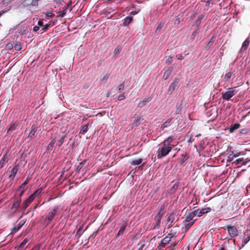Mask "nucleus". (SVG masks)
Wrapping results in <instances>:
<instances>
[{"label": "nucleus", "mask_w": 250, "mask_h": 250, "mask_svg": "<svg viewBox=\"0 0 250 250\" xmlns=\"http://www.w3.org/2000/svg\"><path fill=\"white\" fill-rule=\"evenodd\" d=\"M159 147L156 152V155L158 159H161L167 156L171 150V146H168L163 143L160 144Z\"/></svg>", "instance_id": "f257e3e1"}, {"label": "nucleus", "mask_w": 250, "mask_h": 250, "mask_svg": "<svg viewBox=\"0 0 250 250\" xmlns=\"http://www.w3.org/2000/svg\"><path fill=\"white\" fill-rule=\"evenodd\" d=\"M236 88L237 87L229 88L225 92L222 93V98L223 99L226 101L229 100L236 94Z\"/></svg>", "instance_id": "f03ea898"}, {"label": "nucleus", "mask_w": 250, "mask_h": 250, "mask_svg": "<svg viewBox=\"0 0 250 250\" xmlns=\"http://www.w3.org/2000/svg\"><path fill=\"white\" fill-rule=\"evenodd\" d=\"M58 208V207L55 206L53 209L49 212L47 217L45 219V221L46 222L47 225L49 224L54 219Z\"/></svg>", "instance_id": "7ed1b4c3"}, {"label": "nucleus", "mask_w": 250, "mask_h": 250, "mask_svg": "<svg viewBox=\"0 0 250 250\" xmlns=\"http://www.w3.org/2000/svg\"><path fill=\"white\" fill-rule=\"evenodd\" d=\"M39 0H24L22 4L23 6H28L30 8L38 5V2Z\"/></svg>", "instance_id": "20e7f679"}, {"label": "nucleus", "mask_w": 250, "mask_h": 250, "mask_svg": "<svg viewBox=\"0 0 250 250\" xmlns=\"http://www.w3.org/2000/svg\"><path fill=\"white\" fill-rule=\"evenodd\" d=\"M177 212L176 211H173L171 213L167 214V224L169 223L168 228H170L172 226V223L175 219L176 216H177L176 214Z\"/></svg>", "instance_id": "39448f33"}, {"label": "nucleus", "mask_w": 250, "mask_h": 250, "mask_svg": "<svg viewBox=\"0 0 250 250\" xmlns=\"http://www.w3.org/2000/svg\"><path fill=\"white\" fill-rule=\"evenodd\" d=\"M229 236L231 237H235L238 234V230L234 226H228L226 228Z\"/></svg>", "instance_id": "423d86ee"}, {"label": "nucleus", "mask_w": 250, "mask_h": 250, "mask_svg": "<svg viewBox=\"0 0 250 250\" xmlns=\"http://www.w3.org/2000/svg\"><path fill=\"white\" fill-rule=\"evenodd\" d=\"M42 191V188H40L38 190H37L35 192H34L33 194H32L30 196V197L26 200L27 202H29L30 204L35 199V198L39 196L41 194Z\"/></svg>", "instance_id": "0eeeda50"}, {"label": "nucleus", "mask_w": 250, "mask_h": 250, "mask_svg": "<svg viewBox=\"0 0 250 250\" xmlns=\"http://www.w3.org/2000/svg\"><path fill=\"white\" fill-rule=\"evenodd\" d=\"M211 210V208H202L201 210H196L194 211L196 216H198V217H201L204 214L207 213L209 212Z\"/></svg>", "instance_id": "6e6552de"}, {"label": "nucleus", "mask_w": 250, "mask_h": 250, "mask_svg": "<svg viewBox=\"0 0 250 250\" xmlns=\"http://www.w3.org/2000/svg\"><path fill=\"white\" fill-rule=\"evenodd\" d=\"M196 216L194 211L186 213L184 222H191L193 218Z\"/></svg>", "instance_id": "1a4fd4ad"}, {"label": "nucleus", "mask_w": 250, "mask_h": 250, "mask_svg": "<svg viewBox=\"0 0 250 250\" xmlns=\"http://www.w3.org/2000/svg\"><path fill=\"white\" fill-rule=\"evenodd\" d=\"M250 43V39L248 38L243 43L241 48L240 49L241 52H243L248 48Z\"/></svg>", "instance_id": "9d476101"}, {"label": "nucleus", "mask_w": 250, "mask_h": 250, "mask_svg": "<svg viewBox=\"0 0 250 250\" xmlns=\"http://www.w3.org/2000/svg\"><path fill=\"white\" fill-rule=\"evenodd\" d=\"M38 128V126L36 125H33L31 127V130L28 136V138H32L35 135Z\"/></svg>", "instance_id": "9b49d317"}, {"label": "nucleus", "mask_w": 250, "mask_h": 250, "mask_svg": "<svg viewBox=\"0 0 250 250\" xmlns=\"http://www.w3.org/2000/svg\"><path fill=\"white\" fill-rule=\"evenodd\" d=\"M151 100V98L150 97H148L143 100L140 102V103L138 104V107H142L144 105H145L147 103L149 102Z\"/></svg>", "instance_id": "f8f14e48"}, {"label": "nucleus", "mask_w": 250, "mask_h": 250, "mask_svg": "<svg viewBox=\"0 0 250 250\" xmlns=\"http://www.w3.org/2000/svg\"><path fill=\"white\" fill-rule=\"evenodd\" d=\"M195 222V220L192 221L191 222H188L186 223L183 222V225L184 226L183 229H184L185 231H187L189 229V228L194 224Z\"/></svg>", "instance_id": "ddd939ff"}, {"label": "nucleus", "mask_w": 250, "mask_h": 250, "mask_svg": "<svg viewBox=\"0 0 250 250\" xmlns=\"http://www.w3.org/2000/svg\"><path fill=\"white\" fill-rule=\"evenodd\" d=\"M127 226L126 222H123V224L121 225V228L117 235V237H119L120 235L123 234L125 231V228H126Z\"/></svg>", "instance_id": "4468645a"}, {"label": "nucleus", "mask_w": 250, "mask_h": 250, "mask_svg": "<svg viewBox=\"0 0 250 250\" xmlns=\"http://www.w3.org/2000/svg\"><path fill=\"white\" fill-rule=\"evenodd\" d=\"M170 241V240L168 237H165L164 239L162 240L160 246L161 247H164Z\"/></svg>", "instance_id": "2eb2a0df"}, {"label": "nucleus", "mask_w": 250, "mask_h": 250, "mask_svg": "<svg viewBox=\"0 0 250 250\" xmlns=\"http://www.w3.org/2000/svg\"><path fill=\"white\" fill-rule=\"evenodd\" d=\"M176 81H175L174 82L170 84L168 89V92L171 93L174 90L176 86Z\"/></svg>", "instance_id": "dca6fc26"}, {"label": "nucleus", "mask_w": 250, "mask_h": 250, "mask_svg": "<svg viewBox=\"0 0 250 250\" xmlns=\"http://www.w3.org/2000/svg\"><path fill=\"white\" fill-rule=\"evenodd\" d=\"M21 201V198H19L16 202L14 203L11 207V209H17L19 207V205Z\"/></svg>", "instance_id": "f3484780"}, {"label": "nucleus", "mask_w": 250, "mask_h": 250, "mask_svg": "<svg viewBox=\"0 0 250 250\" xmlns=\"http://www.w3.org/2000/svg\"><path fill=\"white\" fill-rule=\"evenodd\" d=\"M17 126V124H16L15 123H12L9 125V127L7 130V133H9L10 132H12L14 130H15V129L16 128Z\"/></svg>", "instance_id": "a211bd4d"}, {"label": "nucleus", "mask_w": 250, "mask_h": 250, "mask_svg": "<svg viewBox=\"0 0 250 250\" xmlns=\"http://www.w3.org/2000/svg\"><path fill=\"white\" fill-rule=\"evenodd\" d=\"M133 18L131 17H127L124 19V21L123 22V25L124 26L128 25L132 21Z\"/></svg>", "instance_id": "6ab92c4d"}, {"label": "nucleus", "mask_w": 250, "mask_h": 250, "mask_svg": "<svg viewBox=\"0 0 250 250\" xmlns=\"http://www.w3.org/2000/svg\"><path fill=\"white\" fill-rule=\"evenodd\" d=\"M17 171H18V167H17V166H16V167H14L11 169V174H10L9 177V178L14 177L15 176L16 174H17Z\"/></svg>", "instance_id": "aec40b11"}, {"label": "nucleus", "mask_w": 250, "mask_h": 250, "mask_svg": "<svg viewBox=\"0 0 250 250\" xmlns=\"http://www.w3.org/2000/svg\"><path fill=\"white\" fill-rule=\"evenodd\" d=\"M143 161V159L141 158H139L138 159L133 160L130 162V164L131 165H140Z\"/></svg>", "instance_id": "412c9836"}, {"label": "nucleus", "mask_w": 250, "mask_h": 250, "mask_svg": "<svg viewBox=\"0 0 250 250\" xmlns=\"http://www.w3.org/2000/svg\"><path fill=\"white\" fill-rule=\"evenodd\" d=\"M173 140V137L170 136V137H168L167 139H166L163 142V143H164L166 145H167L168 146H171L170 143L172 142Z\"/></svg>", "instance_id": "4be33fe9"}, {"label": "nucleus", "mask_w": 250, "mask_h": 250, "mask_svg": "<svg viewBox=\"0 0 250 250\" xmlns=\"http://www.w3.org/2000/svg\"><path fill=\"white\" fill-rule=\"evenodd\" d=\"M7 159L6 155L3 156L1 160L0 161V168H1L4 166L6 161Z\"/></svg>", "instance_id": "5701e85b"}, {"label": "nucleus", "mask_w": 250, "mask_h": 250, "mask_svg": "<svg viewBox=\"0 0 250 250\" xmlns=\"http://www.w3.org/2000/svg\"><path fill=\"white\" fill-rule=\"evenodd\" d=\"M240 125L238 123L234 124L233 125H232L230 128H229V132H232L235 130L239 128Z\"/></svg>", "instance_id": "b1692460"}, {"label": "nucleus", "mask_w": 250, "mask_h": 250, "mask_svg": "<svg viewBox=\"0 0 250 250\" xmlns=\"http://www.w3.org/2000/svg\"><path fill=\"white\" fill-rule=\"evenodd\" d=\"M171 121V119H169L167 120L161 126V128L163 130L165 128L168 126Z\"/></svg>", "instance_id": "393cba45"}, {"label": "nucleus", "mask_w": 250, "mask_h": 250, "mask_svg": "<svg viewBox=\"0 0 250 250\" xmlns=\"http://www.w3.org/2000/svg\"><path fill=\"white\" fill-rule=\"evenodd\" d=\"M86 161L85 160L83 161L82 162L80 163L79 165H78L77 167L76 171L77 172H79L80 171L81 168L83 167L84 165L85 164Z\"/></svg>", "instance_id": "a878e982"}, {"label": "nucleus", "mask_w": 250, "mask_h": 250, "mask_svg": "<svg viewBox=\"0 0 250 250\" xmlns=\"http://www.w3.org/2000/svg\"><path fill=\"white\" fill-rule=\"evenodd\" d=\"M232 74V71H230L225 74L224 77V80L225 81H228L229 79L231 77Z\"/></svg>", "instance_id": "bb28decb"}, {"label": "nucleus", "mask_w": 250, "mask_h": 250, "mask_svg": "<svg viewBox=\"0 0 250 250\" xmlns=\"http://www.w3.org/2000/svg\"><path fill=\"white\" fill-rule=\"evenodd\" d=\"M88 124L85 125L83 126L80 130V133L84 134L87 131Z\"/></svg>", "instance_id": "cd10ccee"}, {"label": "nucleus", "mask_w": 250, "mask_h": 250, "mask_svg": "<svg viewBox=\"0 0 250 250\" xmlns=\"http://www.w3.org/2000/svg\"><path fill=\"white\" fill-rule=\"evenodd\" d=\"M171 73V69H168L167 71H166L164 74L163 77L165 79H167L170 75Z\"/></svg>", "instance_id": "c85d7f7f"}, {"label": "nucleus", "mask_w": 250, "mask_h": 250, "mask_svg": "<svg viewBox=\"0 0 250 250\" xmlns=\"http://www.w3.org/2000/svg\"><path fill=\"white\" fill-rule=\"evenodd\" d=\"M176 233V232L175 231V230H173L172 229L171 230V232L169 233L167 236L166 237H168L170 239V240H171V238L172 237H173L174 236H175V234Z\"/></svg>", "instance_id": "c756f323"}, {"label": "nucleus", "mask_w": 250, "mask_h": 250, "mask_svg": "<svg viewBox=\"0 0 250 250\" xmlns=\"http://www.w3.org/2000/svg\"><path fill=\"white\" fill-rule=\"evenodd\" d=\"M233 151L232 152V153L229 154L227 157V162H231L233 159L235 158V156L233 155Z\"/></svg>", "instance_id": "7c9ffc66"}, {"label": "nucleus", "mask_w": 250, "mask_h": 250, "mask_svg": "<svg viewBox=\"0 0 250 250\" xmlns=\"http://www.w3.org/2000/svg\"><path fill=\"white\" fill-rule=\"evenodd\" d=\"M247 233H248L247 236L244 239V242L246 244H247L250 240V231L248 230Z\"/></svg>", "instance_id": "2f4dec72"}, {"label": "nucleus", "mask_w": 250, "mask_h": 250, "mask_svg": "<svg viewBox=\"0 0 250 250\" xmlns=\"http://www.w3.org/2000/svg\"><path fill=\"white\" fill-rule=\"evenodd\" d=\"M164 213H165L164 208H162L156 215L158 216H159L160 217H162L163 216V215L164 214Z\"/></svg>", "instance_id": "473e14b6"}, {"label": "nucleus", "mask_w": 250, "mask_h": 250, "mask_svg": "<svg viewBox=\"0 0 250 250\" xmlns=\"http://www.w3.org/2000/svg\"><path fill=\"white\" fill-rule=\"evenodd\" d=\"M50 25V23H47L45 25H43L42 26V29L41 30L42 31V32L46 31L48 29V28Z\"/></svg>", "instance_id": "72a5a7b5"}, {"label": "nucleus", "mask_w": 250, "mask_h": 250, "mask_svg": "<svg viewBox=\"0 0 250 250\" xmlns=\"http://www.w3.org/2000/svg\"><path fill=\"white\" fill-rule=\"evenodd\" d=\"M214 42V37H212L210 41L208 42V43L207 44L206 46V48L208 49L209 47L211 45L212 43Z\"/></svg>", "instance_id": "f704fd0d"}, {"label": "nucleus", "mask_w": 250, "mask_h": 250, "mask_svg": "<svg viewBox=\"0 0 250 250\" xmlns=\"http://www.w3.org/2000/svg\"><path fill=\"white\" fill-rule=\"evenodd\" d=\"M28 240L27 238H25L23 240V241L21 243L19 246V248H23L28 242Z\"/></svg>", "instance_id": "c9c22d12"}, {"label": "nucleus", "mask_w": 250, "mask_h": 250, "mask_svg": "<svg viewBox=\"0 0 250 250\" xmlns=\"http://www.w3.org/2000/svg\"><path fill=\"white\" fill-rule=\"evenodd\" d=\"M15 49L17 51H20L21 49V44L20 43H16L14 46Z\"/></svg>", "instance_id": "e433bc0d"}, {"label": "nucleus", "mask_w": 250, "mask_h": 250, "mask_svg": "<svg viewBox=\"0 0 250 250\" xmlns=\"http://www.w3.org/2000/svg\"><path fill=\"white\" fill-rule=\"evenodd\" d=\"M13 48V44L11 43H8L6 45V48L7 50H12Z\"/></svg>", "instance_id": "4c0bfd02"}, {"label": "nucleus", "mask_w": 250, "mask_h": 250, "mask_svg": "<svg viewBox=\"0 0 250 250\" xmlns=\"http://www.w3.org/2000/svg\"><path fill=\"white\" fill-rule=\"evenodd\" d=\"M163 25H164V23H162V22H160V23L158 24V26H157V29H156V32H159V31H160V30H161V29H162V28L163 27Z\"/></svg>", "instance_id": "58836bf2"}, {"label": "nucleus", "mask_w": 250, "mask_h": 250, "mask_svg": "<svg viewBox=\"0 0 250 250\" xmlns=\"http://www.w3.org/2000/svg\"><path fill=\"white\" fill-rule=\"evenodd\" d=\"M30 203L29 202H27V201L26 200L24 202V206L22 207V209L23 210H25L26 208L28 207Z\"/></svg>", "instance_id": "ea45409f"}, {"label": "nucleus", "mask_w": 250, "mask_h": 250, "mask_svg": "<svg viewBox=\"0 0 250 250\" xmlns=\"http://www.w3.org/2000/svg\"><path fill=\"white\" fill-rule=\"evenodd\" d=\"M29 181L28 179L26 180L20 186V188H23L26 185L28 184Z\"/></svg>", "instance_id": "a19ab883"}, {"label": "nucleus", "mask_w": 250, "mask_h": 250, "mask_svg": "<svg viewBox=\"0 0 250 250\" xmlns=\"http://www.w3.org/2000/svg\"><path fill=\"white\" fill-rule=\"evenodd\" d=\"M67 12V9H65L62 11L59 12V13H60L59 16H60L62 17H63L66 13Z\"/></svg>", "instance_id": "79ce46f5"}, {"label": "nucleus", "mask_w": 250, "mask_h": 250, "mask_svg": "<svg viewBox=\"0 0 250 250\" xmlns=\"http://www.w3.org/2000/svg\"><path fill=\"white\" fill-rule=\"evenodd\" d=\"M120 52H121V48L119 47H117L115 49L114 53L115 55H117V54H119Z\"/></svg>", "instance_id": "37998d69"}, {"label": "nucleus", "mask_w": 250, "mask_h": 250, "mask_svg": "<svg viewBox=\"0 0 250 250\" xmlns=\"http://www.w3.org/2000/svg\"><path fill=\"white\" fill-rule=\"evenodd\" d=\"M124 89V83H122L118 86V90L120 92L123 91Z\"/></svg>", "instance_id": "c03bdc74"}, {"label": "nucleus", "mask_w": 250, "mask_h": 250, "mask_svg": "<svg viewBox=\"0 0 250 250\" xmlns=\"http://www.w3.org/2000/svg\"><path fill=\"white\" fill-rule=\"evenodd\" d=\"M172 62V58L171 56H169L168 58L166 60V63L168 64H170Z\"/></svg>", "instance_id": "a18cd8bd"}, {"label": "nucleus", "mask_w": 250, "mask_h": 250, "mask_svg": "<svg viewBox=\"0 0 250 250\" xmlns=\"http://www.w3.org/2000/svg\"><path fill=\"white\" fill-rule=\"evenodd\" d=\"M160 222H156L155 224L154 225V226L153 228V229H158L160 227Z\"/></svg>", "instance_id": "49530a36"}, {"label": "nucleus", "mask_w": 250, "mask_h": 250, "mask_svg": "<svg viewBox=\"0 0 250 250\" xmlns=\"http://www.w3.org/2000/svg\"><path fill=\"white\" fill-rule=\"evenodd\" d=\"M24 223V222H20L18 225L17 228L16 229L17 230H19L21 228V227L23 225Z\"/></svg>", "instance_id": "de8ad7c7"}, {"label": "nucleus", "mask_w": 250, "mask_h": 250, "mask_svg": "<svg viewBox=\"0 0 250 250\" xmlns=\"http://www.w3.org/2000/svg\"><path fill=\"white\" fill-rule=\"evenodd\" d=\"M125 99V96L124 95V94H122L118 96V100H119V101H122V100H124Z\"/></svg>", "instance_id": "09e8293b"}, {"label": "nucleus", "mask_w": 250, "mask_h": 250, "mask_svg": "<svg viewBox=\"0 0 250 250\" xmlns=\"http://www.w3.org/2000/svg\"><path fill=\"white\" fill-rule=\"evenodd\" d=\"M64 138V136H62L61 138V139L60 140V141H59V143H58L59 146H60L62 145V144L63 143Z\"/></svg>", "instance_id": "8fccbe9b"}, {"label": "nucleus", "mask_w": 250, "mask_h": 250, "mask_svg": "<svg viewBox=\"0 0 250 250\" xmlns=\"http://www.w3.org/2000/svg\"><path fill=\"white\" fill-rule=\"evenodd\" d=\"M10 7H9L6 8L5 9H4L3 10L0 11V12L2 14L3 13H5L7 12L8 11H9L10 10Z\"/></svg>", "instance_id": "3c124183"}, {"label": "nucleus", "mask_w": 250, "mask_h": 250, "mask_svg": "<svg viewBox=\"0 0 250 250\" xmlns=\"http://www.w3.org/2000/svg\"><path fill=\"white\" fill-rule=\"evenodd\" d=\"M108 77H109V75L108 74H106L102 78V81H104V82L106 81L107 80V79H108Z\"/></svg>", "instance_id": "603ef678"}, {"label": "nucleus", "mask_w": 250, "mask_h": 250, "mask_svg": "<svg viewBox=\"0 0 250 250\" xmlns=\"http://www.w3.org/2000/svg\"><path fill=\"white\" fill-rule=\"evenodd\" d=\"M161 217H159V216H156L155 217V222H161Z\"/></svg>", "instance_id": "864d4df0"}, {"label": "nucleus", "mask_w": 250, "mask_h": 250, "mask_svg": "<svg viewBox=\"0 0 250 250\" xmlns=\"http://www.w3.org/2000/svg\"><path fill=\"white\" fill-rule=\"evenodd\" d=\"M139 124V119H137L133 123L134 126H137Z\"/></svg>", "instance_id": "5fc2aeb1"}, {"label": "nucleus", "mask_w": 250, "mask_h": 250, "mask_svg": "<svg viewBox=\"0 0 250 250\" xmlns=\"http://www.w3.org/2000/svg\"><path fill=\"white\" fill-rule=\"evenodd\" d=\"M45 15L47 17H53L54 16V15L51 12H47L46 13H45Z\"/></svg>", "instance_id": "6e6d98bb"}, {"label": "nucleus", "mask_w": 250, "mask_h": 250, "mask_svg": "<svg viewBox=\"0 0 250 250\" xmlns=\"http://www.w3.org/2000/svg\"><path fill=\"white\" fill-rule=\"evenodd\" d=\"M55 143V141L54 140H52V141L50 142V143H49V146H48V147H49V146H50V147L53 146Z\"/></svg>", "instance_id": "4d7b16f0"}, {"label": "nucleus", "mask_w": 250, "mask_h": 250, "mask_svg": "<svg viewBox=\"0 0 250 250\" xmlns=\"http://www.w3.org/2000/svg\"><path fill=\"white\" fill-rule=\"evenodd\" d=\"M243 161V159H237L234 163H235V164H240L241 162Z\"/></svg>", "instance_id": "13d9d810"}, {"label": "nucleus", "mask_w": 250, "mask_h": 250, "mask_svg": "<svg viewBox=\"0 0 250 250\" xmlns=\"http://www.w3.org/2000/svg\"><path fill=\"white\" fill-rule=\"evenodd\" d=\"M39 29H40V28L38 26H35L33 27V31H35V32L38 31Z\"/></svg>", "instance_id": "bf43d9fd"}, {"label": "nucleus", "mask_w": 250, "mask_h": 250, "mask_svg": "<svg viewBox=\"0 0 250 250\" xmlns=\"http://www.w3.org/2000/svg\"><path fill=\"white\" fill-rule=\"evenodd\" d=\"M177 60H181L184 58V57L182 55H179L176 56Z\"/></svg>", "instance_id": "052dcab7"}, {"label": "nucleus", "mask_w": 250, "mask_h": 250, "mask_svg": "<svg viewBox=\"0 0 250 250\" xmlns=\"http://www.w3.org/2000/svg\"><path fill=\"white\" fill-rule=\"evenodd\" d=\"M38 25L39 26H42H42L43 25V22H42V21H39L38 22Z\"/></svg>", "instance_id": "680f3d73"}, {"label": "nucleus", "mask_w": 250, "mask_h": 250, "mask_svg": "<svg viewBox=\"0 0 250 250\" xmlns=\"http://www.w3.org/2000/svg\"><path fill=\"white\" fill-rule=\"evenodd\" d=\"M240 154V152H236L235 153H233V155L235 156V158L239 156Z\"/></svg>", "instance_id": "e2e57ef3"}, {"label": "nucleus", "mask_w": 250, "mask_h": 250, "mask_svg": "<svg viewBox=\"0 0 250 250\" xmlns=\"http://www.w3.org/2000/svg\"><path fill=\"white\" fill-rule=\"evenodd\" d=\"M137 13H138V12H137V11H132V12H131L130 13V14H131V15H135L137 14Z\"/></svg>", "instance_id": "0e129e2a"}, {"label": "nucleus", "mask_w": 250, "mask_h": 250, "mask_svg": "<svg viewBox=\"0 0 250 250\" xmlns=\"http://www.w3.org/2000/svg\"><path fill=\"white\" fill-rule=\"evenodd\" d=\"M212 0H208L207 2H206V5L207 6H208L209 5V2L211 1Z\"/></svg>", "instance_id": "69168bd1"}, {"label": "nucleus", "mask_w": 250, "mask_h": 250, "mask_svg": "<svg viewBox=\"0 0 250 250\" xmlns=\"http://www.w3.org/2000/svg\"><path fill=\"white\" fill-rule=\"evenodd\" d=\"M200 136H201V134H199L196 135V137H199Z\"/></svg>", "instance_id": "338daca9"}, {"label": "nucleus", "mask_w": 250, "mask_h": 250, "mask_svg": "<svg viewBox=\"0 0 250 250\" xmlns=\"http://www.w3.org/2000/svg\"><path fill=\"white\" fill-rule=\"evenodd\" d=\"M23 192H24V190H22V191H21V194H20V196H21V195H22V194H23Z\"/></svg>", "instance_id": "774afa93"}]
</instances>
